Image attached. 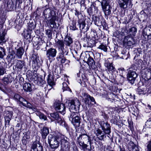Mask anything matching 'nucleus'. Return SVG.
Listing matches in <instances>:
<instances>
[{"instance_id":"5fc2aeb1","label":"nucleus","mask_w":151,"mask_h":151,"mask_svg":"<svg viewBox=\"0 0 151 151\" xmlns=\"http://www.w3.org/2000/svg\"><path fill=\"white\" fill-rule=\"evenodd\" d=\"M95 134L97 137L99 136L100 135H101L102 134V131L100 129H97L96 132Z\"/></svg>"},{"instance_id":"c85d7f7f","label":"nucleus","mask_w":151,"mask_h":151,"mask_svg":"<svg viewBox=\"0 0 151 151\" xmlns=\"http://www.w3.org/2000/svg\"><path fill=\"white\" fill-rule=\"evenodd\" d=\"M51 75L50 74H49L48 76V78L47 79V83L51 87L52 86H54L55 85L54 82V79L52 76H51Z\"/></svg>"},{"instance_id":"39448f33","label":"nucleus","mask_w":151,"mask_h":151,"mask_svg":"<svg viewBox=\"0 0 151 151\" xmlns=\"http://www.w3.org/2000/svg\"><path fill=\"white\" fill-rule=\"evenodd\" d=\"M56 43L58 47L59 50L60 52L65 55H67L68 52V49L67 46L64 45L63 41L58 40Z\"/></svg>"},{"instance_id":"9b49d317","label":"nucleus","mask_w":151,"mask_h":151,"mask_svg":"<svg viewBox=\"0 0 151 151\" xmlns=\"http://www.w3.org/2000/svg\"><path fill=\"white\" fill-rule=\"evenodd\" d=\"M51 116L50 119L52 121L56 120L57 121L58 123L61 126L64 125L65 122L59 116L58 113L57 112L52 113L50 114Z\"/></svg>"},{"instance_id":"a211bd4d","label":"nucleus","mask_w":151,"mask_h":151,"mask_svg":"<svg viewBox=\"0 0 151 151\" xmlns=\"http://www.w3.org/2000/svg\"><path fill=\"white\" fill-rule=\"evenodd\" d=\"M104 65L106 68V70L111 73H113L115 70V68L113 66L112 63H110L108 61H106Z\"/></svg>"},{"instance_id":"58836bf2","label":"nucleus","mask_w":151,"mask_h":151,"mask_svg":"<svg viewBox=\"0 0 151 151\" xmlns=\"http://www.w3.org/2000/svg\"><path fill=\"white\" fill-rule=\"evenodd\" d=\"M37 116L39 117L40 119H43L44 120H46L47 119V118L45 115L44 114L40 112H38L36 114Z\"/></svg>"},{"instance_id":"423d86ee","label":"nucleus","mask_w":151,"mask_h":151,"mask_svg":"<svg viewBox=\"0 0 151 151\" xmlns=\"http://www.w3.org/2000/svg\"><path fill=\"white\" fill-rule=\"evenodd\" d=\"M54 107L56 110L58 111L63 115L65 113V106L64 104L59 100L56 101L54 103Z\"/></svg>"},{"instance_id":"72a5a7b5","label":"nucleus","mask_w":151,"mask_h":151,"mask_svg":"<svg viewBox=\"0 0 151 151\" xmlns=\"http://www.w3.org/2000/svg\"><path fill=\"white\" fill-rule=\"evenodd\" d=\"M80 136L81 137V139L83 140V141H88V142H89L90 145H91V140L90 139V137L88 136L87 134H84L80 135Z\"/></svg>"},{"instance_id":"4be33fe9","label":"nucleus","mask_w":151,"mask_h":151,"mask_svg":"<svg viewBox=\"0 0 151 151\" xmlns=\"http://www.w3.org/2000/svg\"><path fill=\"white\" fill-rule=\"evenodd\" d=\"M49 133V129L47 127H44L41 129L40 133L43 138L45 139Z\"/></svg>"},{"instance_id":"4d7b16f0","label":"nucleus","mask_w":151,"mask_h":151,"mask_svg":"<svg viewBox=\"0 0 151 151\" xmlns=\"http://www.w3.org/2000/svg\"><path fill=\"white\" fill-rule=\"evenodd\" d=\"M75 14L76 16H77L78 17V19H79V20L81 19H80L79 18V17L80 16H81V14L80 12L76 10H75Z\"/></svg>"},{"instance_id":"49530a36","label":"nucleus","mask_w":151,"mask_h":151,"mask_svg":"<svg viewBox=\"0 0 151 151\" xmlns=\"http://www.w3.org/2000/svg\"><path fill=\"white\" fill-rule=\"evenodd\" d=\"M24 38L26 40H28L31 38V34L28 32L25 33L24 34Z\"/></svg>"},{"instance_id":"09e8293b","label":"nucleus","mask_w":151,"mask_h":151,"mask_svg":"<svg viewBox=\"0 0 151 151\" xmlns=\"http://www.w3.org/2000/svg\"><path fill=\"white\" fill-rule=\"evenodd\" d=\"M5 72V68L0 64V76L3 75Z\"/></svg>"},{"instance_id":"0eeeda50","label":"nucleus","mask_w":151,"mask_h":151,"mask_svg":"<svg viewBox=\"0 0 151 151\" xmlns=\"http://www.w3.org/2000/svg\"><path fill=\"white\" fill-rule=\"evenodd\" d=\"M142 76L145 81V85L149 86L151 84V68L146 70Z\"/></svg>"},{"instance_id":"6ab92c4d","label":"nucleus","mask_w":151,"mask_h":151,"mask_svg":"<svg viewBox=\"0 0 151 151\" xmlns=\"http://www.w3.org/2000/svg\"><path fill=\"white\" fill-rule=\"evenodd\" d=\"M31 148L34 151H42V147L37 142H34L32 144Z\"/></svg>"},{"instance_id":"37998d69","label":"nucleus","mask_w":151,"mask_h":151,"mask_svg":"<svg viewBox=\"0 0 151 151\" xmlns=\"http://www.w3.org/2000/svg\"><path fill=\"white\" fill-rule=\"evenodd\" d=\"M35 27V25L34 24L33 22L29 23L28 24V28L29 30L31 31L34 29Z\"/></svg>"},{"instance_id":"393cba45","label":"nucleus","mask_w":151,"mask_h":151,"mask_svg":"<svg viewBox=\"0 0 151 151\" xmlns=\"http://www.w3.org/2000/svg\"><path fill=\"white\" fill-rule=\"evenodd\" d=\"M137 31V29L136 27H133L128 30L127 33L131 37H133L135 36Z\"/></svg>"},{"instance_id":"680f3d73","label":"nucleus","mask_w":151,"mask_h":151,"mask_svg":"<svg viewBox=\"0 0 151 151\" xmlns=\"http://www.w3.org/2000/svg\"><path fill=\"white\" fill-rule=\"evenodd\" d=\"M60 53L61 54L58 56L57 58L58 60H59L58 59H62L64 57L63 55H64V54H62L61 53Z\"/></svg>"},{"instance_id":"ea45409f","label":"nucleus","mask_w":151,"mask_h":151,"mask_svg":"<svg viewBox=\"0 0 151 151\" xmlns=\"http://www.w3.org/2000/svg\"><path fill=\"white\" fill-rule=\"evenodd\" d=\"M14 2L11 0L7 4V7L10 10H12L14 8Z\"/></svg>"},{"instance_id":"cd10ccee","label":"nucleus","mask_w":151,"mask_h":151,"mask_svg":"<svg viewBox=\"0 0 151 151\" xmlns=\"http://www.w3.org/2000/svg\"><path fill=\"white\" fill-rule=\"evenodd\" d=\"M23 88L25 91L27 92H30L32 91L31 85L29 83H24L23 85Z\"/></svg>"},{"instance_id":"7ed1b4c3","label":"nucleus","mask_w":151,"mask_h":151,"mask_svg":"<svg viewBox=\"0 0 151 151\" xmlns=\"http://www.w3.org/2000/svg\"><path fill=\"white\" fill-rule=\"evenodd\" d=\"M69 119L76 128L79 127L81 118L79 116L78 113L75 112L71 113L69 116Z\"/></svg>"},{"instance_id":"c9c22d12","label":"nucleus","mask_w":151,"mask_h":151,"mask_svg":"<svg viewBox=\"0 0 151 151\" xmlns=\"http://www.w3.org/2000/svg\"><path fill=\"white\" fill-rule=\"evenodd\" d=\"M78 24L79 25L80 29L81 30L83 29L86 25L85 21L84 20H81L80 19L78 20Z\"/></svg>"},{"instance_id":"a18cd8bd","label":"nucleus","mask_w":151,"mask_h":151,"mask_svg":"<svg viewBox=\"0 0 151 151\" xmlns=\"http://www.w3.org/2000/svg\"><path fill=\"white\" fill-rule=\"evenodd\" d=\"M98 48L100 49L101 50H103L104 52H106L107 51V48L106 47L103 45H101L98 47Z\"/></svg>"},{"instance_id":"6e6552de","label":"nucleus","mask_w":151,"mask_h":151,"mask_svg":"<svg viewBox=\"0 0 151 151\" xmlns=\"http://www.w3.org/2000/svg\"><path fill=\"white\" fill-rule=\"evenodd\" d=\"M102 8L105 15L107 16L111 13V7L109 5V1L106 0H103L101 2Z\"/></svg>"},{"instance_id":"4468645a","label":"nucleus","mask_w":151,"mask_h":151,"mask_svg":"<svg viewBox=\"0 0 151 151\" xmlns=\"http://www.w3.org/2000/svg\"><path fill=\"white\" fill-rule=\"evenodd\" d=\"M100 125L102 128V129L105 134H109L111 132V127L109 124L107 122L101 121L100 123Z\"/></svg>"},{"instance_id":"473e14b6","label":"nucleus","mask_w":151,"mask_h":151,"mask_svg":"<svg viewBox=\"0 0 151 151\" xmlns=\"http://www.w3.org/2000/svg\"><path fill=\"white\" fill-rule=\"evenodd\" d=\"M15 58V52L13 51H10L9 54L7 56V58L9 60L12 61L14 60Z\"/></svg>"},{"instance_id":"774afa93","label":"nucleus","mask_w":151,"mask_h":151,"mask_svg":"<svg viewBox=\"0 0 151 151\" xmlns=\"http://www.w3.org/2000/svg\"><path fill=\"white\" fill-rule=\"evenodd\" d=\"M147 109H149L150 110H151V106H150V105H147Z\"/></svg>"},{"instance_id":"f257e3e1","label":"nucleus","mask_w":151,"mask_h":151,"mask_svg":"<svg viewBox=\"0 0 151 151\" xmlns=\"http://www.w3.org/2000/svg\"><path fill=\"white\" fill-rule=\"evenodd\" d=\"M43 14L46 19L51 18L49 20H47V21L50 24L53 25L52 27L51 26V27H53L54 25L55 24V21L58 20L56 12L53 10H51L50 9H47L45 10Z\"/></svg>"},{"instance_id":"a19ab883","label":"nucleus","mask_w":151,"mask_h":151,"mask_svg":"<svg viewBox=\"0 0 151 151\" xmlns=\"http://www.w3.org/2000/svg\"><path fill=\"white\" fill-rule=\"evenodd\" d=\"M28 139L27 135L25 134L22 137V142L23 145H26L28 143L27 139Z\"/></svg>"},{"instance_id":"69168bd1","label":"nucleus","mask_w":151,"mask_h":151,"mask_svg":"<svg viewBox=\"0 0 151 151\" xmlns=\"http://www.w3.org/2000/svg\"><path fill=\"white\" fill-rule=\"evenodd\" d=\"M88 61L90 62H91L92 63H93V62H94V60L92 58H89L88 59Z\"/></svg>"},{"instance_id":"e2e57ef3","label":"nucleus","mask_w":151,"mask_h":151,"mask_svg":"<svg viewBox=\"0 0 151 151\" xmlns=\"http://www.w3.org/2000/svg\"><path fill=\"white\" fill-rule=\"evenodd\" d=\"M66 60V59L65 57H64L61 60V63H64L65 62V61Z\"/></svg>"},{"instance_id":"f3484780","label":"nucleus","mask_w":151,"mask_h":151,"mask_svg":"<svg viewBox=\"0 0 151 151\" xmlns=\"http://www.w3.org/2000/svg\"><path fill=\"white\" fill-rule=\"evenodd\" d=\"M6 115L4 117L5 120V125H9L10 121L12 119L13 114V112L12 111H6L5 112Z\"/></svg>"},{"instance_id":"052dcab7","label":"nucleus","mask_w":151,"mask_h":151,"mask_svg":"<svg viewBox=\"0 0 151 151\" xmlns=\"http://www.w3.org/2000/svg\"><path fill=\"white\" fill-rule=\"evenodd\" d=\"M93 6L94 9V13L95 14H97L98 13L99 11L98 8L96 6H94L93 5Z\"/></svg>"},{"instance_id":"5701e85b","label":"nucleus","mask_w":151,"mask_h":151,"mask_svg":"<svg viewBox=\"0 0 151 151\" xmlns=\"http://www.w3.org/2000/svg\"><path fill=\"white\" fill-rule=\"evenodd\" d=\"M73 42V41L72 38L69 36H65L63 41L64 45L67 46H70V45Z\"/></svg>"},{"instance_id":"4c0bfd02","label":"nucleus","mask_w":151,"mask_h":151,"mask_svg":"<svg viewBox=\"0 0 151 151\" xmlns=\"http://www.w3.org/2000/svg\"><path fill=\"white\" fill-rule=\"evenodd\" d=\"M6 55L5 50L2 47H0V58L2 59Z\"/></svg>"},{"instance_id":"79ce46f5","label":"nucleus","mask_w":151,"mask_h":151,"mask_svg":"<svg viewBox=\"0 0 151 151\" xmlns=\"http://www.w3.org/2000/svg\"><path fill=\"white\" fill-rule=\"evenodd\" d=\"M63 91H71V90L68 86L67 83L65 82H64L63 83Z\"/></svg>"},{"instance_id":"8fccbe9b","label":"nucleus","mask_w":151,"mask_h":151,"mask_svg":"<svg viewBox=\"0 0 151 151\" xmlns=\"http://www.w3.org/2000/svg\"><path fill=\"white\" fill-rule=\"evenodd\" d=\"M145 125L148 127L151 126V117L148 119L145 122Z\"/></svg>"},{"instance_id":"f8f14e48","label":"nucleus","mask_w":151,"mask_h":151,"mask_svg":"<svg viewBox=\"0 0 151 151\" xmlns=\"http://www.w3.org/2000/svg\"><path fill=\"white\" fill-rule=\"evenodd\" d=\"M32 80L34 83L38 86H43V85L45 83V81L42 78L38 77L37 74H34L32 76Z\"/></svg>"},{"instance_id":"338daca9","label":"nucleus","mask_w":151,"mask_h":151,"mask_svg":"<svg viewBox=\"0 0 151 151\" xmlns=\"http://www.w3.org/2000/svg\"><path fill=\"white\" fill-rule=\"evenodd\" d=\"M16 2H19V4L22 3V0H16Z\"/></svg>"},{"instance_id":"bf43d9fd","label":"nucleus","mask_w":151,"mask_h":151,"mask_svg":"<svg viewBox=\"0 0 151 151\" xmlns=\"http://www.w3.org/2000/svg\"><path fill=\"white\" fill-rule=\"evenodd\" d=\"M106 136L105 135L103 134H101V135H100L99 136L97 137V138L99 139V140H104V137H105Z\"/></svg>"},{"instance_id":"a878e982","label":"nucleus","mask_w":151,"mask_h":151,"mask_svg":"<svg viewBox=\"0 0 151 151\" xmlns=\"http://www.w3.org/2000/svg\"><path fill=\"white\" fill-rule=\"evenodd\" d=\"M147 88L144 85L139 86L137 88V92L139 94H145L146 93Z\"/></svg>"},{"instance_id":"6e6d98bb","label":"nucleus","mask_w":151,"mask_h":151,"mask_svg":"<svg viewBox=\"0 0 151 151\" xmlns=\"http://www.w3.org/2000/svg\"><path fill=\"white\" fill-rule=\"evenodd\" d=\"M46 34L48 36L49 38L51 37L52 35V32L49 29H47L46 30Z\"/></svg>"},{"instance_id":"2eb2a0df","label":"nucleus","mask_w":151,"mask_h":151,"mask_svg":"<svg viewBox=\"0 0 151 151\" xmlns=\"http://www.w3.org/2000/svg\"><path fill=\"white\" fill-rule=\"evenodd\" d=\"M81 137L79 136L77 139L78 142L79 146L84 151H91V146H88L87 145L84 143V141L81 140Z\"/></svg>"},{"instance_id":"b1692460","label":"nucleus","mask_w":151,"mask_h":151,"mask_svg":"<svg viewBox=\"0 0 151 151\" xmlns=\"http://www.w3.org/2000/svg\"><path fill=\"white\" fill-rule=\"evenodd\" d=\"M83 99V101L86 104H89V101L91 96L88 93H83L81 96Z\"/></svg>"},{"instance_id":"0e129e2a","label":"nucleus","mask_w":151,"mask_h":151,"mask_svg":"<svg viewBox=\"0 0 151 151\" xmlns=\"http://www.w3.org/2000/svg\"><path fill=\"white\" fill-rule=\"evenodd\" d=\"M90 98V100H91V101L92 102H94V104H95L96 102L95 101V99L93 97L91 96Z\"/></svg>"},{"instance_id":"2f4dec72","label":"nucleus","mask_w":151,"mask_h":151,"mask_svg":"<svg viewBox=\"0 0 151 151\" xmlns=\"http://www.w3.org/2000/svg\"><path fill=\"white\" fill-rule=\"evenodd\" d=\"M21 101H20V104H22L23 106L29 108L31 107V104L24 98H21Z\"/></svg>"},{"instance_id":"20e7f679","label":"nucleus","mask_w":151,"mask_h":151,"mask_svg":"<svg viewBox=\"0 0 151 151\" xmlns=\"http://www.w3.org/2000/svg\"><path fill=\"white\" fill-rule=\"evenodd\" d=\"M80 103L77 99L70 100L68 104V106L70 111L72 113L76 111L79 109Z\"/></svg>"},{"instance_id":"e433bc0d","label":"nucleus","mask_w":151,"mask_h":151,"mask_svg":"<svg viewBox=\"0 0 151 151\" xmlns=\"http://www.w3.org/2000/svg\"><path fill=\"white\" fill-rule=\"evenodd\" d=\"M2 80L5 84H7L12 82L13 80L12 77H5L3 78Z\"/></svg>"},{"instance_id":"1a4fd4ad","label":"nucleus","mask_w":151,"mask_h":151,"mask_svg":"<svg viewBox=\"0 0 151 151\" xmlns=\"http://www.w3.org/2000/svg\"><path fill=\"white\" fill-rule=\"evenodd\" d=\"M60 138L62 149L63 151H68L70 147V146L67 140V137L63 135L61 136Z\"/></svg>"},{"instance_id":"603ef678","label":"nucleus","mask_w":151,"mask_h":151,"mask_svg":"<svg viewBox=\"0 0 151 151\" xmlns=\"http://www.w3.org/2000/svg\"><path fill=\"white\" fill-rule=\"evenodd\" d=\"M76 22H73L71 25L70 26V29L73 30H75L77 29L76 26Z\"/></svg>"},{"instance_id":"9d476101","label":"nucleus","mask_w":151,"mask_h":151,"mask_svg":"<svg viewBox=\"0 0 151 151\" xmlns=\"http://www.w3.org/2000/svg\"><path fill=\"white\" fill-rule=\"evenodd\" d=\"M93 20L95 24L98 26H102L104 27L106 26V23L105 22V20L102 16L93 17Z\"/></svg>"},{"instance_id":"3c124183","label":"nucleus","mask_w":151,"mask_h":151,"mask_svg":"<svg viewBox=\"0 0 151 151\" xmlns=\"http://www.w3.org/2000/svg\"><path fill=\"white\" fill-rule=\"evenodd\" d=\"M93 7V5H92L91 6V7L89 8L88 10V12L90 15L93 14V12L92 8Z\"/></svg>"},{"instance_id":"bb28decb","label":"nucleus","mask_w":151,"mask_h":151,"mask_svg":"<svg viewBox=\"0 0 151 151\" xmlns=\"http://www.w3.org/2000/svg\"><path fill=\"white\" fill-rule=\"evenodd\" d=\"M126 40H127V44L129 46H131L135 43L134 39L132 37H130V36H126L125 37V41Z\"/></svg>"},{"instance_id":"864d4df0","label":"nucleus","mask_w":151,"mask_h":151,"mask_svg":"<svg viewBox=\"0 0 151 151\" xmlns=\"http://www.w3.org/2000/svg\"><path fill=\"white\" fill-rule=\"evenodd\" d=\"M132 151H139V149L137 146L135 145H134L132 146Z\"/></svg>"},{"instance_id":"c756f323","label":"nucleus","mask_w":151,"mask_h":151,"mask_svg":"<svg viewBox=\"0 0 151 151\" xmlns=\"http://www.w3.org/2000/svg\"><path fill=\"white\" fill-rule=\"evenodd\" d=\"M24 53V50L22 47H20L17 50L16 55L18 58L21 59Z\"/></svg>"},{"instance_id":"f704fd0d","label":"nucleus","mask_w":151,"mask_h":151,"mask_svg":"<svg viewBox=\"0 0 151 151\" xmlns=\"http://www.w3.org/2000/svg\"><path fill=\"white\" fill-rule=\"evenodd\" d=\"M95 43V41L92 39H88L87 41V44H85V46H87L88 47H93Z\"/></svg>"},{"instance_id":"ddd939ff","label":"nucleus","mask_w":151,"mask_h":151,"mask_svg":"<svg viewBox=\"0 0 151 151\" xmlns=\"http://www.w3.org/2000/svg\"><path fill=\"white\" fill-rule=\"evenodd\" d=\"M59 139H57L54 137L52 138L50 140L48 138V142L51 148L56 149L59 146Z\"/></svg>"},{"instance_id":"13d9d810","label":"nucleus","mask_w":151,"mask_h":151,"mask_svg":"<svg viewBox=\"0 0 151 151\" xmlns=\"http://www.w3.org/2000/svg\"><path fill=\"white\" fill-rule=\"evenodd\" d=\"M147 151H151V140L148 142V144L147 146Z\"/></svg>"},{"instance_id":"de8ad7c7","label":"nucleus","mask_w":151,"mask_h":151,"mask_svg":"<svg viewBox=\"0 0 151 151\" xmlns=\"http://www.w3.org/2000/svg\"><path fill=\"white\" fill-rule=\"evenodd\" d=\"M14 99L16 101H19V102L21 101V98H23L19 94H15L14 96Z\"/></svg>"},{"instance_id":"c03bdc74","label":"nucleus","mask_w":151,"mask_h":151,"mask_svg":"<svg viewBox=\"0 0 151 151\" xmlns=\"http://www.w3.org/2000/svg\"><path fill=\"white\" fill-rule=\"evenodd\" d=\"M5 36V35L3 32L1 33L0 31V44L4 42Z\"/></svg>"},{"instance_id":"dca6fc26","label":"nucleus","mask_w":151,"mask_h":151,"mask_svg":"<svg viewBox=\"0 0 151 151\" xmlns=\"http://www.w3.org/2000/svg\"><path fill=\"white\" fill-rule=\"evenodd\" d=\"M57 52V50L55 49L50 48L46 51V56L48 59L50 60L56 56Z\"/></svg>"},{"instance_id":"aec40b11","label":"nucleus","mask_w":151,"mask_h":151,"mask_svg":"<svg viewBox=\"0 0 151 151\" xmlns=\"http://www.w3.org/2000/svg\"><path fill=\"white\" fill-rule=\"evenodd\" d=\"M24 66V62L21 60H17L15 65L16 70L18 71H20Z\"/></svg>"},{"instance_id":"f03ea898","label":"nucleus","mask_w":151,"mask_h":151,"mask_svg":"<svg viewBox=\"0 0 151 151\" xmlns=\"http://www.w3.org/2000/svg\"><path fill=\"white\" fill-rule=\"evenodd\" d=\"M136 67H132L130 68L128 70L127 75V78L129 83L132 84L134 83L136 78L137 76V74L136 72Z\"/></svg>"},{"instance_id":"412c9836","label":"nucleus","mask_w":151,"mask_h":151,"mask_svg":"<svg viewBox=\"0 0 151 151\" xmlns=\"http://www.w3.org/2000/svg\"><path fill=\"white\" fill-rule=\"evenodd\" d=\"M119 3L120 7L125 9L128 5L129 2H130L131 0H118Z\"/></svg>"},{"instance_id":"7c9ffc66","label":"nucleus","mask_w":151,"mask_h":151,"mask_svg":"<svg viewBox=\"0 0 151 151\" xmlns=\"http://www.w3.org/2000/svg\"><path fill=\"white\" fill-rule=\"evenodd\" d=\"M116 96V95L113 93H108L106 97V99L109 101L113 102Z\"/></svg>"}]
</instances>
